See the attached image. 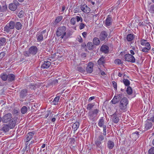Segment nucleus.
I'll return each instance as SVG.
<instances>
[{
	"instance_id": "f257e3e1",
	"label": "nucleus",
	"mask_w": 154,
	"mask_h": 154,
	"mask_svg": "<svg viewBox=\"0 0 154 154\" xmlns=\"http://www.w3.org/2000/svg\"><path fill=\"white\" fill-rule=\"evenodd\" d=\"M66 27L64 26L59 27L56 32V35L57 36H61V38H63L64 36L66 35Z\"/></svg>"
},
{
	"instance_id": "f03ea898",
	"label": "nucleus",
	"mask_w": 154,
	"mask_h": 154,
	"mask_svg": "<svg viewBox=\"0 0 154 154\" xmlns=\"http://www.w3.org/2000/svg\"><path fill=\"white\" fill-rule=\"evenodd\" d=\"M15 28V23L13 21H10L4 27V31L7 33L10 32L11 30Z\"/></svg>"
},
{
	"instance_id": "7ed1b4c3",
	"label": "nucleus",
	"mask_w": 154,
	"mask_h": 154,
	"mask_svg": "<svg viewBox=\"0 0 154 154\" xmlns=\"http://www.w3.org/2000/svg\"><path fill=\"white\" fill-rule=\"evenodd\" d=\"M128 103V101L127 98L125 97L123 98L120 101L119 106L120 109L123 110H125Z\"/></svg>"
},
{
	"instance_id": "20e7f679",
	"label": "nucleus",
	"mask_w": 154,
	"mask_h": 154,
	"mask_svg": "<svg viewBox=\"0 0 154 154\" xmlns=\"http://www.w3.org/2000/svg\"><path fill=\"white\" fill-rule=\"evenodd\" d=\"M20 4L16 0L14 1L13 2L9 4L8 8L12 11H14L17 9V6H19Z\"/></svg>"
},
{
	"instance_id": "39448f33",
	"label": "nucleus",
	"mask_w": 154,
	"mask_h": 154,
	"mask_svg": "<svg viewBox=\"0 0 154 154\" xmlns=\"http://www.w3.org/2000/svg\"><path fill=\"white\" fill-rule=\"evenodd\" d=\"M12 118L11 113H8L4 115L2 118V122L4 123H7L10 121Z\"/></svg>"
},
{
	"instance_id": "423d86ee",
	"label": "nucleus",
	"mask_w": 154,
	"mask_h": 154,
	"mask_svg": "<svg viewBox=\"0 0 154 154\" xmlns=\"http://www.w3.org/2000/svg\"><path fill=\"white\" fill-rule=\"evenodd\" d=\"M125 61H126L130 62L132 63H134L135 61V59L133 55L128 54H125L124 56Z\"/></svg>"
},
{
	"instance_id": "0eeeda50",
	"label": "nucleus",
	"mask_w": 154,
	"mask_h": 154,
	"mask_svg": "<svg viewBox=\"0 0 154 154\" xmlns=\"http://www.w3.org/2000/svg\"><path fill=\"white\" fill-rule=\"evenodd\" d=\"M28 94V90L24 89L21 90L19 93L20 100L23 101V99Z\"/></svg>"
},
{
	"instance_id": "6e6552de",
	"label": "nucleus",
	"mask_w": 154,
	"mask_h": 154,
	"mask_svg": "<svg viewBox=\"0 0 154 154\" xmlns=\"http://www.w3.org/2000/svg\"><path fill=\"white\" fill-rule=\"evenodd\" d=\"M122 98V95L119 94L116 96H115L112 100L111 102L113 104H116L119 102Z\"/></svg>"
},
{
	"instance_id": "1a4fd4ad",
	"label": "nucleus",
	"mask_w": 154,
	"mask_h": 154,
	"mask_svg": "<svg viewBox=\"0 0 154 154\" xmlns=\"http://www.w3.org/2000/svg\"><path fill=\"white\" fill-rule=\"evenodd\" d=\"M31 54L34 55L36 54L38 52V49L37 47L35 46H32L29 49Z\"/></svg>"
},
{
	"instance_id": "9d476101",
	"label": "nucleus",
	"mask_w": 154,
	"mask_h": 154,
	"mask_svg": "<svg viewBox=\"0 0 154 154\" xmlns=\"http://www.w3.org/2000/svg\"><path fill=\"white\" fill-rule=\"evenodd\" d=\"M108 36L107 33L105 31H103L100 33L99 35V38L101 41H105Z\"/></svg>"
},
{
	"instance_id": "9b49d317",
	"label": "nucleus",
	"mask_w": 154,
	"mask_h": 154,
	"mask_svg": "<svg viewBox=\"0 0 154 154\" xmlns=\"http://www.w3.org/2000/svg\"><path fill=\"white\" fill-rule=\"evenodd\" d=\"M94 65L92 63L89 62L86 67V71L87 72L91 73L93 71V67Z\"/></svg>"
},
{
	"instance_id": "f8f14e48",
	"label": "nucleus",
	"mask_w": 154,
	"mask_h": 154,
	"mask_svg": "<svg viewBox=\"0 0 154 154\" xmlns=\"http://www.w3.org/2000/svg\"><path fill=\"white\" fill-rule=\"evenodd\" d=\"M51 64V63L49 61H44L41 65V68L44 69H47L50 67Z\"/></svg>"
},
{
	"instance_id": "ddd939ff",
	"label": "nucleus",
	"mask_w": 154,
	"mask_h": 154,
	"mask_svg": "<svg viewBox=\"0 0 154 154\" xmlns=\"http://www.w3.org/2000/svg\"><path fill=\"white\" fill-rule=\"evenodd\" d=\"M150 121H151L149 119H147L146 121L145 127V129L146 130L152 128V123L150 122Z\"/></svg>"
},
{
	"instance_id": "4468645a",
	"label": "nucleus",
	"mask_w": 154,
	"mask_h": 154,
	"mask_svg": "<svg viewBox=\"0 0 154 154\" xmlns=\"http://www.w3.org/2000/svg\"><path fill=\"white\" fill-rule=\"evenodd\" d=\"M109 48L108 46L103 45L100 48V50L105 54H107L109 51Z\"/></svg>"
},
{
	"instance_id": "2eb2a0df",
	"label": "nucleus",
	"mask_w": 154,
	"mask_h": 154,
	"mask_svg": "<svg viewBox=\"0 0 154 154\" xmlns=\"http://www.w3.org/2000/svg\"><path fill=\"white\" fill-rule=\"evenodd\" d=\"M81 8L82 11L86 13H88L90 11V8L85 5H81Z\"/></svg>"
},
{
	"instance_id": "dca6fc26",
	"label": "nucleus",
	"mask_w": 154,
	"mask_h": 154,
	"mask_svg": "<svg viewBox=\"0 0 154 154\" xmlns=\"http://www.w3.org/2000/svg\"><path fill=\"white\" fill-rule=\"evenodd\" d=\"M0 130L5 133H6L9 130V125L7 124H4Z\"/></svg>"
},
{
	"instance_id": "f3484780",
	"label": "nucleus",
	"mask_w": 154,
	"mask_h": 154,
	"mask_svg": "<svg viewBox=\"0 0 154 154\" xmlns=\"http://www.w3.org/2000/svg\"><path fill=\"white\" fill-rule=\"evenodd\" d=\"M111 116L112 120L113 122L115 123H117L119 122V118L117 116V115L116 113H114Z\"/></svg>"
},
{
	"instance_id": "a211bd4d",
	"label": "nucleus",
	"mask_w": 154,
	"mask_h": 154,
	"mask_svg": "<svg viewBox=\"0 0 154 154\" xmlns=\"http://www.w3.org/2000/svg\"><path fill=\"white\" fill-rule=\"evenodd\" d=\"M99 110L97 109H95L93 111L90 112H89V116L90 117H93L96 116L98 113Z\"/></svg>"
},
{
	"instance_id": "6ab92c4d",
	"label": "nucleus",
	"mask_w": 154,
	"mask_h": 154,
	"mask_svg": "<svg viewBox=\"0 0 154 154\" xmlns=\"http://www.w3.org/2000/svg\"><path fill=\"white\" fill-rule=\"evenodd\" d=\"M34 135V132H29L27 135V137L26 139V142H27L30 140L32 138Z\"/></svg>"
},
{
	"instance_id": "aec40b11",
	"label": "nucleus",
	"mask_w": 154,
	"mask_h": 154,
	"mask_svg": "<svg viewBox=\"0 0 154 154\" xmlns=\"http://www.w3.org/2000/svg\"><path fill=\"white\" fill-rule=\"evenodd\" d=\"M114 143L112 141L109 140L108 141L107 143V146L108 148L109 149H112L114 146Z\"/></svg>"
},
{
	"instance_id": "412c9836",
	"label": "nucleus",
	"mask_w": 154,
	"mask_h": 154,
	"mask_svg": "<svg viewBox=\"0 0 154 154\" xmlns=\"http://www.w3.org/2000/svg\"><path fill=\"white\" fill-rule=\"evenodd\" d=\"M15 76L13 74H10L8 75V80L9 82H12L15 80Z\"/></svg>"
},
{
	"instance_id": "4be33fe9",
	"label": "nucleus",
	"mask_w": 154,
	"mask_h": 154,
	"mask_svg": "<svg viewBox=\"0 0 154 154\" xmlns=\"http://www.w3.org/2000/svg\"><path fill=\"white\" fill-rule=\"evenodd\" d=\"M134 37V35L133 34H129L127 36L126 39L128 42H130L132 41Z\"/></svg>"
},
{
	"instance_id": "5701e85b",
	"label": "nucleus",
	"mask_w": 154,
	"mask_h": 154,
	"mask_svg": "<svg viewBox=\"0 0 154 154\" xmlns=\"http://www.w3.org/2000/svg\"><path fill=\"white\" fill-rule=\"evenodd\" d=\"M98 64L100 65H103L105 63V60L104 59V57L102 56L98 60Z\"/></svg>"
},
{
	"instance_id": "b1692460",
	"label": "nucleus",
	"mask_w": 154,
	"mask_h": 154,
	"mask_svg": "<svg viewBox=\"0 0 154 154\" xmlns=\"http://www.w3.org/2000/svg\"><path fill=\"white\" fill-rule=\"evenodd\" d=\"M112 20L111 17H108L106 20L105 24L106 26H110L112 24Z\"/></svg>"
},
{
	"instance_id": "393cba45",
	"label": "nucleus",
	"mask_w": 154,
	"mask_h": 154,
	"mask_svg": "<svg viewBox=\"0 0 154 154\" xmlns=\"http://www.w3.org/2000/svg\"><path fill=\"white\" fill-rule=\"evenodd\" d=\"M94 44L95 45H98L100 44V41L99 38L97 37H94L93 40Z\"/></svg>"
},
{
	"instance_id": "a878e982",
	"label": "nucleus",
	"mask_w": 154,
	"mask_h": 154,
	"mask_svg": "<svg viewBox=\"0 0 154 154\" xmlns=\"http://www.w3.org/2000/svg\"><path fill=\"white\" fill-rule=\"evenodd\" d=\"M15 27L17 30H20L22 29V24L20 22H17L15 23Z\"/></svg>"
},
{
	"instance_id": "bb28decb",
	"label": "nucleus",
	"mask_w": 154,
	"mask_h": 154,
	"mask_svg": "<svg viewBox=\"0 0 154 154\" xmlns=\"http://www.w3.org/2000/svg\"><path fill=\"white\" fill-rule=\"evenodd\" d=\"M139 132L138 131L135 132L132 134V137L133 138V140H136L139 137Z\"/></svg>"
},
{
	"instance_id": "cd10ccee",
	"label": "nucleus",
	"mask_w": 154,
	"mask_h": 154,
	"mask_svg": "<svg viewBox=\"0 0 154 154\" xmlns=\"http://www.w3.org/2000/svg\"><path fill=\"white\" fill-rule=\"evenodd\" d=\"M7 8V7L6 4L5 3L2 6L0 5V11L4 12L5 11Z\"/></svg>"
},
{
	"instance_id": "c85d7f7f",
	"label": "nucleus",
	"mask_w": 154,
	"mask_h": 154,
	"mask_svg": "<svg viewBox=\"0 0 154 154\" xmlns=\"http://www.w3.org/2000/svg\"><path fill=\"white\" fill-rule=\"evenodd\" d=\"M6 41L5 38L1 37L0 38V48L2 46H3L5 44Z\"/></svg>"
},
{
	"instance_id": "c756f323",
	"label": "nucleus",
	"mask_w": 154,
	"mask_h": 154,
	"mask_svg": "<svg viewBox=\"0 0 154 154\" xmlns=\"http://www.w3.org/2000/svg\"><path fill=\"white\" fill-rule=\"evenodd\" d=\"M0 77L3 81H5L8 79V75L6 73H2L0 75Z\"/></svg>"
},
{
	"instance_id": "7c9ffc66",
	"label": "nucleus",
	"mask_w": 154,
	"mask_h": 154,
	"mask_svg": "<svg viewBox=\"0 0 154 154\" xmlns=\"http://www.w3.org/2000/svg\"><path fill=\"white\" fill-rule=\"evenodd\" d=\"M79 122H76L73 124V125L72 128L74 129V131H76L77 130L78 128L79 127Z\"/></svg>"
},
{
	"instance_id": "2f4dec72",
	"label": "nucleus",
	"mask_w": 154,
	"mask_h": 154,
	"mask_svg": "<svg viewBox=\"0 0 154 154\" xmlns=\"http://www.w3.org/2000/svg\"><path fill=\"white\" fill-rule=\"evenodd\" d=\"M104 120L103 119V118H101L99 120L98 125V126L100 127H102L104 125Z\"/></svg>"
},
{
	"instance_id": "473e14b6",
	"label": "nucleus",
	"mask_w": 154,
	"mask_h": 154,
	"mask_svg": "<svg viewBox=\"0 0 154 154\" xmlns=\"http://www.w3.org/2000/svg\"><path fill=\"white\" fill-rule=\"evenodd\" d=\"M93 45L91 42H88L87 44V48L89 50H92L93 49Z\"/></svg>"
},
{
	"instance_id": "72a5a7b5",
	"label": "nucleus",
	"mask_w": 154,
	"mask_h": 154,
	"mask_svg": "<svg viewBox=\"0 0 154 154\" xmlns=\"http://www.w3.org/2000/svg\"><path fill=\"white\" fill-rule=\"evenodd\" d=\"M43 36L42 33H39L37 35V40L38 42H41L43 40Z\"/></svg>"
},
{
	"instance_id": "f704fd0d",
	"label": "nucleus",
	"mask_w": 154,
	"mask_h": 154,
	"mask_svg": "<svg viewBox=\"0 0 154 154\" xmlns=\"http://www.w3.org/2000/svg\"><path fill=\"white\" fill-rule=\"evenodd\" d=\"M60 97L59 96L56 97L52 102V104L54 105H56L58 104Z\"/></svg>"
},
{
	"instance_id": "c9c22d12",
	"label": "nucleus",
	"mask_w": 154,
	"mask_h": 154,
	"mask_svg": "<svg viewBox=\"0 0 154 154\" xmlns=\"http://www.w3.org/2000/svg\"><path fill=\"white\" fill-rule=\"evenodd\" d=\"M95 105L94 103H90L88 104L87 107V109L88 110H91Z\"/></svg>"
},
{
	"instance_id": "e433bc0d",
	"label": "nucleus",
	"mask_w": 154,
	"mask_h": 154,
	"mask_svg": "<svg viewBox=\"0 0 154 154\" xmlns=\"http://www.w3.org/2000/svg\"><path fill=\"white\" fill-rule=\"evenodd\" d=\"M62 19V16H59L57 17L55 20V23L57 24L58 23L60 22Z\"/></svg>"
},
{
	"instance_id": "4c0bfd02",
	"label": "nucleus",
	"mask_w": 154,
	"mask_h": 154,
	"mask_svg": "<svg viewBox=\"0 0 154 154\" xmlns=\"http://www.w3.org/2000/svg\"><path fill=\"white\" fill-rule=\"evenodd\" d=\"M21 111L22 113L24 114L27 112V108L26 106H23L21 108Z\"/></svg>"
},
{
	"instance_id": "58836bf2",
	"label": "nucleus",
	"mask_w": 154,
	"mask_h": 154,
	"mask_svg": "<svg viewBox=\"0 0 154 154\" xmlns=\"http://www.w3.org/2000/svg\"><path fill=\"white\" fill-rule=\"evenodd\" d=\"M126 91L127 94L129 95H131L132 94V90L131 87L130 86L128 87Z\"/></svg>"
},
{
	"instance_id": "ea45409f",
	"label": "nucleus",
	"mask_w": 154,
	"mask_h": 154,
	"mask_svg": "<svg viewBox=\"0 0 154 154\" xmlns=\"http://www.w3.org/2000/svg\"><path fill=\"white\" fill-rule=\"evenodd\" d=\"M30 54L31 53L29 50L28 51H25L23 52V55L26 57H29Z\"/></svg>"
},
{
	"instance_id": "a19ab883",
	"label": "nucleus",
	"mask_w": 154,
	"mask_h": 154,
	"mask_svg": "<svg viewBox=\"0 0 154 154\" xmlns=\"http://www.w3.org/2000/svg\"><path fill=\"white\" fill-rule=\"evenodd\" d=\"M10 121V125H11V128L14 127L16 124V122L13 119H11Z\"/></svg>"
},
{
	"instance_id": "79ce46f5",
	"label": "nucleus",
	"mask_w": 154,
	"mask_h": 154,
	"mask_svg": "<svg viewBox=\"0 0 154 154\" xmlns=\"http://www.w3.org/2000/svg\"><path fill=\"white\" fill-rule=\"evenodd\" d=\"M101 142L98 140H96L95 142V144L97 146L100 148H101Z\"/></svg>"
},
{
	"instance_id": "37998d69",
	"label": "nucleus",
	"mask_w": 154,
	"mask_h": 154,
	"mask_svg": "<svg viewBox=\"0 0 154 154\" xmlns=\"http://www.w3.org/2000/svg\"><path fill=\"white\" fill-rule=\"evenodd\" d=\"M123 82L126 86H129L130 84L129 81L127 79H124L123 80Z\"/></svg>"
},
{
	"instance_id": "c03bdc74",
	"label": "nucleus",
	"mask_w": 154,
	"mask_h": 154,
	"mask_svg": "<svg viewBox=\"0 0 154 154\" xmlns=\"http://www.w3.org/2000/svg\"><path fill=\"white\" fill-rule=\"evenodd\" d=\"M28 87L29 88L31 89V90H35V85L34 84H31L29 85Z\"/></svg>"
},
{
	"instance_id": "a18cd8bd",
	"label": "nucleus",
	"mask_w": 154,
	"mask_h": 154,
	"mask_svg": "<svg viewBox=\"0 0 154 154\" xmlns=\"http://www.w3.org/2000/svg\"><path fill=\"white\" fill-rule=\"evenodd\" d=\"M149 11L151 13H154V4L150 6Z\"/></svg>"
},
{
	"instance_id": "49530a36",
	"label": "nucleus",
	"mask_w": 154,
	"mask_h": 154,
	"mask_svg": "<svg viewBox=\"0 0 154 154\" xmlns=\"http://www.w3.org/2000/svg\"><path fill=\"white\" fill-rule=\"evenodd\" d=\"M115 63L118 64H120L122 63V60L119 59H116L115 60Z\"/></svg>"
},
{
	"instance_id": "de8ad7c7",
	"label": "nucleus",
	"mask_w": 154,
	"mask_h": 154,
	"mask_svg": "<svg viewBox=\"0 0 154 154\" xmlns=\"http://www.w3.org/2000/svg\"><path fill=\"white\" fill-rule=\"evenodd\" d=\"M70 23L73 25H75V18L73 17L71 18L70 21Z\"/></svg>"
},
{
	"instance_id": "09e8293b",
	"label": "nucleus",
	"mask_w": 154,
	"mask_h": 154,
	"mask_svg": "<svg viewBox=\"0 0 154 154\" xmlns=\"http://www.w3.org/2000/svg\"><path fill=\"white\" fill-rule=\"evenodd\" d=\"M149 154H154V147L151 148L148 151Z\"/></svg>"
},
{
	"instance_id": "8fccbe9b",
	"label": "nucleus",
	"mask_w": 154,
	"mask_h": 154,
	"mask_svg": "<svg viewBox=\"0 0 154 154\" xmlns=\"http://www.w3.org/2000/svg\"><path fill=\"white\" fill-rule=\"evenodd\" d=\"M77 70L81 72H82L85 71L84 69L82 67L79 66L77 68Z\"/></svg>"
},
{
	"instance_id": "3c124183",
	"label": "nucleus",
	"mask_w": 154,
	"mask_h": 154,
	"mask_svg": "<svg viewBox=\"0 0 154 154\" xmlns=\"http://www.w3.org/2000/svg\"><path fill=\"white\" fill-rule=\"evenodd\" d=\"M23 11H21L18 13V16L20 18L22 17L23 16Z\"/></svg>"
},
{
	"instance_id": "603ef678",
	"label": "nucleus",
	"mask_w": 154,
	"mask_h": 154,
	"mask_svg": "<svg viewBox=\"0 0 154 154\" xmlns=\"http://www.w3.org/2000/svg\"><path fill=\"white\" fill-rule=\"evenodd\" d=\"M75 19V20H76L77 22H79L80 20L81 21V22H82L83 20L82 19L81 17H79L78 16H76Z\"/></svg>"
},
{
	"instance_id": "864d4df0",
	"label": "nucleus",
	"mask_w": 154,
	"mask_h": 154,
	"mask_svg": "<svg viewBox=\"0 0 154 154\" xmlns=\"http://www.w3.org/2000/svg\"><path fill=\"white\" fill-rule=\"evenodd\" d=\"M112 85L115 90H117V83L115 81L112 82Z\"/></svg>"
},
{
	"instance_id": "5fc2aeb1",
	"label": "nucleus",
	"mask_w": 154,
	"mask_h": 154,
	"mask_svg": "<svg viewBox=\"0 0 154 154\" xmlns=\"http://www.w3.org/2000/svg\"><path fill=\"white\" fill-rule=\"evenodd\" d=\"M103 134L104 135L106 136V126L104 125L103 126Z\"/></svg>"
},
{
	"instance_id": "6e6d98bb",
	"label": "nucleus",
	"mask_w": 154,
	"mask_h": 154,
	"mask_svg": "<svg viewBox=\"0 0 154 154\" xmlns=\"http://www.w3.org/2000/svg\"><path fill=\"white\" fill-rule=\"evenodd\" d=\"M19 112V110L17 108H14L13 110V113L14 114H17Z\"/></svg>"
},
{
	"instance_id": "4d7b16f0",
	"label": "nucleus",
	"mask_w": 154,
	"mask_h": 154,
	"mask_svg": "<svg viewBox=\"0 0 154 154\" xmlns=\"http://www.w3.org/2000/svg\"><path fill=\"white\" fill-rule=\"evenodd\" d=\"M5 56V53L3 52L0 54V61Z\"/></svg>"
},
{
	"instance_id": "13d9d810",
	"label": "nucleus",
	"mask_w": 154,
	"mask_h": 154,
	"mask_svg": "<svg viewBox=\"0 0 154 154\" xmlns=\"http://www.w3.org/2000/svg\"><path fill=\"white\" fill-rule=\"evenodd\" d=\"M85 26V25L83 23H80V24L79 26V29L80 30L82 29L83 28H84Z\"/></svg>"
},
{
	"instance_id": "bf43d9fd",
	"label": "nucleus",
	"mask_w": 154,
	"mask_h": 154,
	"mask_svg": "<svg viewBox=\"0 0 154 154\" xmlns=\"http://www.w3.org/2000/svg\"><path fill=\"white\" fill-rule=\"evenodd\" d=\"M104 137L102 135H100L98 137V139L100 141H102L103 140Z\"/></svg>"
},
{
	"instance_id": "052dcab7",
	"label": "nucleus",
	"mask_w": 154,
	"mask_h": 154,
	"mask_svg": "<svg viewBox=\"0 0 154 154\" xmlns=\"http://www.w3.org/2000/svg\"><path fill=\"white\" fill-rule=\"evenodd\" d=\"M145 46H146L147 47L146 48L149 49V50H150V49L151 46H150V44L149 42L146 43Z\"/></svg>"
},
{
	"instance_id": "680f3d73",
	"label": "nucleus",
	"mask_w": 154,
	"mask_h": 154,
	"mask_svg": "<svg viewBox=\"0 0 154 154\" xmlns=\"http://www.w3.org/2000/svg\"><path fill=\"white\" fill-rule=\"evenodd\" d=\"M149 49L145 47L143 48L142 49V51L144 52H147L149 50Z\"/></svg>"
},
{
	"instance_id": "e2e57ef3",
	"label": "nucleus",
	"mask_w": 154,
	"mask_h": 154,
	"mask_svg": "<svg viewBox=\"0 0 154 154\" xmlns=\"http://www.w3.org/2000/svg\"><path fill=\"white\" fill-rule=\"evenodd\" d=\"M78 41H79L80 42H83V39L82 37L79 36L78 37Z\"/></svg>"
},
{
	"instance_id": "0e129e2a",
	"label": "nucleus",
	"mask_w": 154,
	"mask_h": 154,
	"mask_svg": "<svg viewBox=\"0 0 154 154\" xmlns=\"http://www.w3.org/2000/svg\"><path fill=\"white\" fill-rule=\"evenodd\" d=\"M146 41V40L144 39L142 40L141 42V45H145L146 44V43H145V42Z\"/></svg>"
},
{
	"instance_id": "69168bd1",
	"label": "nucleus",
	"mask_w": 154,
	"mask_h": 154,
	"mask_svg": "<svg viewBox=\"0 0 154 154\" xmlns=\"http://www.w3.org/2000/svg\"><path fill=\"white\" fill-rule=\"evenodd\" d=\"M7 84L6 82H5L4 83L1 81H0V86H2L4 85H6Z\"/></svg>"
},
{
	"instance_id": "338daca9",
	"label": "nucleus",
	"mask_w": 154,
	"mask_h": 154,
	"mask_svg": "<svg viewBox=\"0 0 154 154\" xmlns=\"http://www.w3.org/2000/svg\"><path fill=\"white\" fill-rule=\"evenodd\" d=\"M87 33L86 32H83L82 33V35L84 38H86L87 36Z\"/></svg>"
},
{
	"instance_id": "774afa93",
	"label": "nucleus",
	"mask_w": 154,
	"mask_h": 154,
	"mask_svg": "<svg viewBox=\"0 0 154 154\" xmlns=\"http://www.w3.org/2000/svg\"><path fill=\"white\" fill-rule=\"evenodd\" d=\"M149 119L152 122H154V115L152 117L149 118Z\"/></svg>"
}]
</instances>
